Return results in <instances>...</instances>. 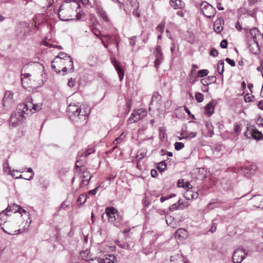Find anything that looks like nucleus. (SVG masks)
<instances>
[{"mask_svg": "<svg viewBox=\"0 0 263 263\" xmlns=\"http://www.w3.org/2000/svg\"><path fill=\"white\" fill-rule=\"evenodd\" d=\"M89 113L90 109L85 108L84 105L79 106L71 103L67 108V114L69 118L78 126H83L86 123L87 117Z\"/></svg>", "mask_w": 263, "mask_h": 263, "instance_id": "f257e3e1", "label": "nucleus"}, {"mask_svg": "<svg viewBox=\"0 0 263 263\" xmlns=\"http://www.w3.org/2000/svg\"><path fill=\"white\" fill-rule=\"evenodd\" d=\"M79 7V3L75 1H65L62 4L59 10L58 14L60 20L63 21L72 20V14L76 9Z\"/></svg>", "mask_w": 263, "mask_h": 263, "instance_id": "f03ea898", "label": "nucleus"}, {"mask_svg": "<svg viewBox=\"0 0 263 263\" xmlns=\"http://www.w3.org/2000/svg\"><path fill=\"white\" fill-rule=\"evenodd\" d=\"M28 101L26 103L19 104L18 109L23 111V112H29L31 115L32 112L39 111L42 108V104L33 103V99L31 98H27Z\"/></svg>", "mask_w": 263, "mask_h": 263, "instance_id": "7ed1b4c3", "label": "nucleus"}, {"mask_svg": "<svg viewBox=\"0 0 263 263\" xmlns=\"http://www.w3.org/2000/svg\"><path fill=\"white\" fill-rule=\"evenodd\" d=\"M66 61L69 64L70 68L68 70L69 71H73L74 65L72 59L70 56L68 55L67 53L61 52L59 53L55 58L53 61V63L65 64Z\"/></svg>", "mask_w": 263, "mask_h": 263, "instance_id": "20e7f679", "label": "nucleus"}, {"mask_svg": "<svg viewBox=\"0 0 263 263\" xmlns=\"http://www.w3.org/2000/svg\"><path fill=\"white\" fill-rule=\"evenodd\" d=\"M29 114V112H23V111L18 110L17 106L16 111L13 112L10 117V125L14 127L17 126L25 117V115H28Z\"/></svg>", "mask_w": 263, "mask_h": 263, "instance_id": "39448f33", "label": "nucleus"}, {"mask_svg": "<svg viewBox=\"0 0 263 263\" xmlns=\"http://www.w3.org/2000/svg\"><path fill=\"white\" fill-rule=\"evenodd\" d=\"M147 115V111L145 109L134 110L127 120L128 124L135 123L142 119Z\"/></svg>", "mask_w": 263, "mask_h": 263, "instance_id": "423d86ee", "label": "nucleus"}, {"mask_svg": "<svg viewBox=\"0 0 263 263\" xmlns=\"http://www.w3.org/2000/svg\"><path fill=\"white\" fill-rule=\"evenodd\" d=\"M5 211H3L0 212V226H1L2 229L7 234L9 235H14L17 231H13L8 229L10 223L7 221V215L5 213Z\"/></svg>", "mask_w": 263, "mask_h": 263, "instance_id": "0eeeda50", "label": "nucleus"}, {"mask_svg": "<svg viewBox=\"0 0 263 263\" xmlns=\"http://www.w3.org/2000/svg\"><path fill=\"white\" fill-rule=\"evenodd\" d=\"M248 255V253L242 248H237L233 253L232 259L233 263H241Z\"/></svg>", "mask_w": 263, "mask_h": 263, "instance_id": "6e6552de", "label": "nucleus"}, {"mask_svg": "<svg viewBox=\"0 0 263 263\" xmlns=\"http://www.w3.org/2000/svg\"><path fill=\"white\" fill-rule=\"evenodd\" d=\"M105 213L108 217V221L110 222L113 223L119 218L118 212L114 207L106 208Z\"/></svg>", "mask_w": 263, "mask_h": 263, "instance_id": "1a4fd4ad", "label": "nucleus"}, {"mask_svg": "<svg viewBox=\"0 0 263 263\" xmlns=\"http://www.w3.org/2000/svg\"><path fill=\"white\" fill-rule=\"evenodd\" d=\"M216 101L212 100L211 102L208 103L204 107L205 114L208 116H211L214 111L215 106L216 105Z\"/></svg>", "mask_w": 263, "mask_h": 263, "instance_id": "9d476101", "label": "nucleus"}, {"mask_svg": "<svg viewBox=\"0 0 263 263\" xmlns=\"http://www.w3.org/2000/svg\"><path fill=\"white\" fill-rule=\"evenodd\" d=\"M91 178V176L90 175V173L88 171H84L81 176V178L82 180L80 183V186L82 187L83 186L87 185L89 182Z\"/></svg>", "mask_w": 263, "mask_h": 263, "instance_id": "9b49d317", "label": "nucleus"}, {"mask_svg": "<svg viewBox=\"0 0 263 263\" xmlns=\"http://www.w3.org/2000/svg\"><path fill=\"white\" fill-rule=\"evenodd\" d=\"M171 263H187L181 254H175L171 256Z\"/></svg>", "mask_w": 263, "mask_h": 263, "instance_id": "f8f14e48", "label": "nucleus"}, {"mask_svg": "<svg viewBox=\"0 0 263 263\" xmlns=\"http://www.w3.org/2000/svg\"><path fill=\"white\" fill-rule=\"evenodd\" d=\"M114 66L119 75L120 81H122L123 80V79L124 78V70L120 66V63L115 60L114 61Z\"/></svg>", "mask_w": 263, "mask_h": 263, "instance_id": "ddd939ff", "label": "nucleus"}, {"mask_svg": "<svg viewBox=\"0 0 263 263\" xmlns=\"http://www.w3.org/2000/svg\"><path fill=\"white\" fill-rule=\"evenodd\" d=\"M257 169V166L255 164H251L245 168L244 173L247 177H250L252 175H253Z\"/></svg>", "mask_w": 263, "mask_h": 263, "instance_id": "4468645a", "label": "nucleus"}, {"mask_svg": "<svg viewBox=\"0 0 263 263\" xmlns=\"http://www.w3.org/2000/svg\"><path fill=\"white\" fill-rule=\"evenodd\" d=\"M249 48L253 54H257L260 52V48L257 41H253L249 45Z\"/></svg>", "mask_w": 263, "mask_h": 263, "instance_id": "2eb2a0df", "label": "nucleus"}, {"mask_svg": "<svg viewBox=\"0 0 263 263\" xmlns=\"http://www.w3.org/2000/svg\"><path fill=\"white\" fill-rule=\"evenodd\" d=\"M191 189H189L184 194V197L187 200L196 199L199 195L197 192H193Z\"/></svg>", "mask_w": 263, "mask_h": 263, "instance_id": "dca6fc26", "label": "nucleus"}, {"mask_svg": "<svg viewBox=\"0 0 263 263\" xmlns=\"http://www.w3.org/2000/svg\"><path fill=\"white\" fill-rule=\"evenodd\" d=\"M216 77L215 76H209L207 78L202 79L200 81L201 83L204 86H208L210 84L215 83Z\"/></svg>", "mask_w": 263, "mask_h": 263, "instance_id": "f3484780", "label": "nucleus"}, {"mask_svg": "<svg viewBox=\"0 0 263 263\" xmlns=\"http://www.w3.org/2000/svg\"><path fill=\"white\" fill-rule=\"evenodd\" d=\"M97 13L104 21H109V18L107 17L106 12L104 10L103 8L101 6H98L97 7Z\"/></svg>", "mask_w": 263, "mask_h": 263, "instance_id": "a211bd4d", "label": "nucleus"}, {"mask_svg": "<svg viewBox=\"0 0 263 263\" xmlns=\"http://www.w3.org/2000/svg\"><path fill=\"white\" fill-rule=\"evenodd\" d=\"M203 14L208 18H211L216 14L215 9L211 5L209 8L204 11Z\"/></svg>", "mask_w": 263, "mask_h": 263, "instance_id": "6ab92c4d", "label": "nucleus"}, {"mask_svg": "<svg viewBox=\"0 0 263 263\" xmlns=\"http://www.w3.org/2000/svg\"><path fill=\"white\" fill-rule=\"evenodd\" d=\"M187 232L184 229H178L175 233L176 238H185L186 236Z\"/></svg>", "mask_w": 263, "mask_h": 263, "instance_id": "aec40b11", "label": "nucleus"}, {"mask_svg": "<svg viewBox=\"0 0 263 263\" xmlns=\"http://www.w3.org/2000/svg\"><path fill=\"white\" fill-rule=\"evenodd\" d=\"M170 3L171 6L175 9L183 7V4L181 0H170Z\"/></svg>", "mask_w": 263, "mask_h": 263, "instance_id": "412c9836", "label": "nucleus"}, {"mask_svg": "<svg viewBox=\"0 0 263 263\" xmlns=\"http://www.w3.org/2000/svg\"><path fill=\"white\" fill-rule=\"evenodd\" d=\"M4 170H5L6 172L7 171V170H6L7 168H8L9 169V173H8V174L11 175L14 178H15V177H17L16 176V174H15V172L22 173V172H24V170H22V171H18V170H11V168L9 167L8 163H7V162L5 163L4 164Z\"/></svg>", "mask_w": 263, "mask_h": 263, "instance_id": "4be33fe9", "label": "nucleus"}, {"mask_svg": "<svg viewBox=\"0 0 263 263\" xmlns=\"http://www.w3.org/2000/svg\"><path fill=\"white\" fill-rule=\"evenodd\" d=\"M250 33L252 37L253 41H257V36L261 35L259 30L256 27H254L250 30Z\"/></svg>", "mask_w": 263, "mask_h": 263, "instance_id": "5701e85b", "label": "nucleus"}, {"mask_svg": "<svg viewBox=\"0 0 263 263\" xmlns=\"http://www.w3.org/2000/svg\"><path fill=\"white\" fill-rule=\"evenodd\" d=\"M20 205L16 204H13L12 205H9L5 211L7 212H12L13 213H16L19 210Z\"/></svg>", "mask_w": 263, "mask_h": 263, "instance_id": "b1692460", "label": "nucleus"}, {"mask_svg": "<svg viewBox=\"0 0 263 263\" xmlns=\"http://www.w3.org/2000/svg\"><path fill=\"white\" fill-rule=\"evenodd\" d=\"M253 126L248 127L247 131L244 133V136L248 139L253 138Z\"/></svg>", "mask_w": 263, "mask_h": 263, "instance_id": "393cba45", "label": "nucleus"}, {"mask_svg": "<svg viewBox=\"0 0 263 263\" xmlns=\"http://www.w3.org/2000/svg\"><path fill=\"white\" fill-rule=\"evenodd\" d=\"M253 139H255L256 140H261L263 138V135L261 132L258 131L254 126H253Z\"/></svg>", "mask_w": 263, "mask_h": 263, "instance_id": "a878e982", "label": "nucleus"}, {"mask_svg": "<svg viewBox=\"0 0 263 263\" xmlns=\"http://www.w3.org/2000/svg\"><path fill=\"white\" fill-rule=\"evenodd\" d=\"M177 186L179 187H181L183 188L187 187L189 189H192V186L189 182H184L183 180H179L177 182Z\"/></svg>", "mask_w": 263, "mask_h": 263, "instance_id": "bb28decb", "label": "nucleus"}, {"mask_svg": "<svg viewBox=\"0 0 263 263\" xmlns=\"http://www.w3.org/2000/svg\"><path fill=\"white\" fill-rule=\"evenodd\" d=\"M222 22L223 23V20L222 18H219L215 22V26L219 25L215 28V31L218 33H220L222 30V27L220 26Z\"/></svg>", "mask_w": 263, "mask_h": 263, "instance_id": "cd10ccee", "label": "nucleus"}, {"mask_svg": "<svg viewBox=\"0 0 263 263\" xmlns=\"http://www.w3.org/2000/svg\"><path fill=\"white\" fill-rule=\"evenodd\" d=\"M114 258L115 256L113 255H108L105 258L101 259V263H114Z\"/></svg>", "mask_w": 263, "mask_h": 263, "instance_id": "c85d7f7f", "label": "nucleus"}, {"mask_svg": "<svg viewBox=\"0 0 263 263\" xmlns=\"http://www.w3.org/2000/svg\"><path fill=\"white\" fill-rule=\"evenodd\" d=\"M161 98V96L159 95L158 92H155L152 98L150 104H152L155 101H156L157 102L160 101Z\"/></svg>", "mask_w": 263, "mask_h": 263, "instance_id": "c756f323", "label": "nucleus"}, {"mask_svg": "<svg viewBox=\"0 0 263 263\" xmlns=\"http://www.w3.org/2000/svg\"><path fill=\"white\" fill-rule=\"evenodd\" d=\"M154 54L156 58H163L161 51V48L160 46H157L154 51Z\"/></svg>", "mask_w": 263, "mask_h": 263, "instance_id": "7c9ffc66", "label": "nucleus"}, {"mask_svg": "<svg viewBox=\"0 0 263 263\" xmlns=\"http://www.w3.org/2000/svg\"><path fill=\"white\" fill-rule=\"evenodd\" d=\"M13 93L11 91H6L4 97V101L11 100L13 99Z\"/></svg>", "mask_w": 263, "mask_h": 263, "instance_id": "2f4dec72", "label": "nucleus"}, {"mask_svg": "<svg viewBox=\"0 0 263 263\" xmlns=\"http://www.w3.org/2000/svg\"><path fill=\"white\" fill-rule=\"evenodd\" d=\"M165 220L168 226H170L171 227H174L173 223L174 220V218H172V217L171 216L167 215L165 216Z\"/></svg>", "mask_w": 263, "mask_h": 263, "instance_id": "473e14b6", "label": "nucleus"}, {"mask_svg": "<svg viewBox=\"0 0 263 263\" xmlns=\"http://www.w3.org/2000/svg\"><path fill=\"white\" fill-rule=\"evenodd\" d=\"M75 10L77 12V15H76L77 20H80L84 17L85 14L81 10V8H80V6H79V8L76 9Z\"/></svg>", "mask_w": 263, "mask_h": 263, "instance_id": "72a5a7b5", "label": "nucleus"}, {"mask_svg": "<svg viewBox=\"0 0 263 263\" xmlns=\"http://www.w3.org/2000/svg\"><path fill=\"white\" fill-rule=\"evenodd\" d=\"M166 168V164L164 161H162L158 164L157 169L160 172H163Z\"/></svg>", "mask_w": 263, "mask_h": 263, "instance_id": "f704fd0d", "label": "nucleus"}, {"mask_svg": "<svg viewBox=\"0 0 263 263\" xmlns=\"http://www.w3.org/2000/svg\"><path fill=\"white\" fill-rule=\"evenodd\" d=\"M86 195L84 194L80 195L78 199V202L80 203V205L84 204L86 201Z\"/></svg>", "mask_w": 263, "mask_h": 263, "instance_id": "c9c22d12", "label": "nucleus"}, {"mask_svg": "<svg viewBox=\"0 0 263 263\" xmlns=\"http://www.w3.org/2000/svg\"><path fill=\"white\" fill-rule=\"evenodd\" d=\"M65 64H60V65H63L64 67L62 68V71L65 73L66 72H72V71H69L68 70L70 68L69 64L66 61H65Z\"/></svg>", "mask_w": 263, "mask_h": 263, "instance_id": "e433bc0d", "label": "nucleus"}, {"mask_svg": "<svg viewBox=\"0 0 263 263\" xmlns=\"http://www.w3.org/2000/svg\"><path fill=\"white\" fill-rule=\"evenodd\" d=\"M183 208L184 206H181L179 205H178L177 203H175L169 208V210L171 211H174L179 209H183Z\"/></svg>", "mask_w": 263, "mask_h": 263, "instance_id": "4c0bfd02", "label": "nucleus"}, {"mask_svg": "<svg viewBox=\"0 0 263 263\" xmlns=\"http://www.w3.org/2000/svg\"><path fill=\"white\" fill-rule=\"evenodd\" d=\"M211 6V5H210L206 2H202L200 5V8L202 11V13H203L205 10L209 8V6Z\"/></svg>", "mask_w": 263, "mask_h": 263, "instance_id": "58836bf2", "label": "nucleus"}, {"mask_svg": "<svg viewBox=\"0 0 263 263\" xmlns=\"http://www.w3.org/2000/svg\"><path fill=\"white\" fill-rule=\"evenodd\" d=\"M224 63L223 60L219 61L218 63L217 69H219V67H220V66H221V68H222L221 70H219L218 69V73L220 74H222L224 71Z\"/></svg>", "mask_w": 263, "mask_h": 263, "instance_id": "ea45409f", "label": "nucleus"}, {"mask_svg": "<svg viewBox=\"0 0 263 263\" xmlns=\"http://www.w3.org/2000/svg\"><path fill=\"white\" fill-rule=\"evenodd\" d=\"M209 73V71L207 69H201L198 71V75L200 77H203L207 76Z\"/></svg>", "mask_w": 263, "mask_h": 263, "instance_id": "a19ab883", "label": "nucleus"}, {"mask_svg": "<svg viewBox=\"0 0 263 263\" xmlns=\"http://www.w3.org/2000/svg\"><path fill=\"white\" fill-rule=\"evenodd\" d=\"M195 99L198 102H201L203 100V95L200 92H197L195 94Z\"/></svg>", "mask_w": 263, "mask_h": 263, "instance_id": "79ce46f5", "label": "nucleus"}, {"mask_svg": "<svg viewBox=\"0 0 263 263\" xmlns=\"http://www.w3.org/2000/svg\"><path fill=\"white\" fill-rule=\"evenodd\" d=\"M22 76H23V77H22L21 78V81H22V85L23 86V87L24 88H27V86L25 85V81H24V79H26L27 78H28L29 77L31 76L30 74L29 73H25V74H23L22 73L21 74Z\"/></svg>", "mask_w": 263, "mask_h": 263, "instance_id": "37998d69", "label": "nucleus"}, {"mask_svg": "<svg viewBox=\"0 0 263 263\" xmlns=\"http://www.w3.org/2000/svg\"><path fill=\"white\" fill-rule=\"evenodd\" d=\"M165 27V23L161 22L159 25L157 26L156 30L162 34L163 32L164 28Z\"/></svg>", "mask_w": 263, "mask_h": 263, "instance_id": "c03bdc74", "label": "nucleus"}, {"mask_svg": "<svg viewBox=\"0 0 263 263\" xmlns=\"http://www.w3.org/2000/svg\"><path fill=\"white\" fill-rule=\"evenodd\" d=\"M174 146H175V148L176 151H179L184 147V145L182 142H177L175 143Z\"/></svg>", "mask_w": 263, "mask_h": 263, "instance_id": "a18cd8bd", "label": "nucleus"}, {"mask_svg": "<svg viewBox=\"0 0 263 263\" xmlns=\"http://www.w3.org/2000/svg\"><path fill=\"white\" fill-rule=\"evenodd\" d=\"M163 58H156L155 60V67L158 69L160 65L162 63V61L163 60Z\"/></svg>", "mask_w": 263, "mask_h": 263, "instance_id": "49530a36", "label": "nucleus"}, {"mask_svg": "<svg viewBox=\"0 0 263 263\" xmlns=\"http://www.w3.org/2000/svg\"><path fill=\"white\" fill-rule=\"evenodd\" d=\"M129 3L131 6L134 8H136V9H138L139 8V3L136 0H130Z\"/></svg>", "mask_w": 263, "mask_h": 263, "instance_id": "de8ad7c7", "label": "nucleus"}, {"mask_svg": "<svg viewBox=\"0 0 263 263\" xmlns=\"http://www.w3.org/2000/svg\"><path fill=\"white\" fill-rule=\"evenodd\" d=\"M206 126L207 128H208L209 132H210L209 136L210 137H212L213 135H214L213 126L210 123H206Z\"/></svg>", "mask_w": 263, "mask_h": 263, "instance_id": "09e8293b", "label": "nucleus"}, {"mask_svg": "<svg viewBox=\"0 0 263 263\" xmlns=\"http://www.w3.org/2000/svg\"><path fill=\"white\" fill-rule=\"evenodd\" d=\"M253 98H254V96L253 95H250L249 93H247L245 96L244 99L245 102H250L253 101Z\"/></svg>", "mask_w": 263, "mask_h": 263, "instance_id": "8fccbe9b", "label": "nucleus"}, {"mask_svg": "<svg viewBox=\"0 0 263 263\" xmlns=\"http://www.w3.org/2000/svg\"><path fill=\"white\" fill-rule=\"evenodd\" d=\"M215 221L216 220H212V225L210 230V231L212 233L215 232L217 229V223L215 222Z\"/></svg>", "mask_w": 263, "mask_h": 263, "instance_id": "3c124183", "label": "nucleus"}, {"mask_svg": "<svg viewBox=\"0 0 263 263\" xmlns=\"http://www.w3.org/2000/svg\"><path fill=\"white\" fill-rule=\"evenodd\" d=\"M262 199H263V198L261 197V196L260 195L254 196V200H257V201H259V203H256V204H260L263 205Z\"/></svg>", "mask_w": 263, "mask_h": 263, "instance_id": "603ef678", "label": "nucleus"}, {"mask_svg": "<svg viewBox=\"0 0 263 263\" xmlns=\"http://www.w3.org/2000/svg\"><path fill=\"white\" fill-rule=\"evenodd\" d=\"M94 152V149L93 148H88L86 151V155H84L83 153H82L81 154V157H87L89 155H90L91 153H92Z\"/></svg>", "mask_w": 263, "mask_h": 263, "instance_id": "864d4df0", "label": "nucleus"}, {"mask_svg": "<svg viewBox=\"0 0 263 263\" xmlns=\"http://www.w3.org/2000/svg\"><path fill=\"white\" fill-rule=\"evenodd\" d=\"M88 263H101V258L95 257L88 260Z\"/></svg>", "mask_w": 263, "mask_h": 263, "instance_id": "5fc2aeb1", "label": "nucleus"}, {"mask_svg": "<svg viewBox=\"0 0 263 263\" xmlns=\"http://www.w3.org/2000/svg\"><path fill=\"white\" fill-rule=\"evenodd\" d=\"M59 65H60L59 63H53V61H52L51 67L57 73H60L61 72L60 70H59V69L57 70V66L59 67V68H60V66H59Z\"/></svg>", "mask_w": 263, "mask_h": 263, "instance_id": "6e6d98bb", "label": "nucleus"}, {"mask_svg": "<svg viewBox=\"0 0 263 263\" xmlns=\"http://www.w3.org/2000/svg\"><path fill=\"white\" fill-rule=\"evenodd\" d=\"M240 132V126L238 123H236L234 124V133L236 134H238Z\"/></svg>", "mask_w": 263, "mask_h": 263, "instance_id": "4d7b16f0", "label": "nucleus"}, {"mask_svg": "<svg viewBox=\"0 0 263 263\" xmlns=\"http://www.w3.org/2000/svg\"><path fill=\"white\" fill-rule=\"evenodd\" d=\"M123 134H121L120 136L116 138L113 142L114 144L118 145L123 141V138L122 137Z\"/></svg>", "mask_w": 263, "mask_h": 263, "instance_id": "13d9d810", "label": "nucleus"}, {"mask_svg": "<svg viewBox=\"0 0 263 263\" xmlns=\"http://www.w3.org/2000/svg\"><path fill=\"white\" fill-rule=\"evenodd\" d=\"M68 85L69 87L72 88L75 85V79L71 78L68 82Z\"/></svg>", "mask_w": 263, "mask_h": 263, "instance_id": "bf43d9fd", "label": "nucleus"}, {"mask_svg": "<svg viewBox=\"0 0 263 263\" xmlns=\"http://www.w3.org/2000/svg\"><path fill=\"white\" fill-rule=\"evenodd\" d=\"M27 172L28 173H31V175L29 178L26 179V180H30L32 179L33 178L34 174L32 169L31 167H29V168H27Z\"/></svg>", "mask_w": 263, "mask_h": 263, "instance_id": "052dcab7", "label": "nucleus"}, {"mask_svg": "<svg viewBox=\"0 0 263 263\" xmlns=\"http://www.w3.org/2000/svg\"><path fill=\"white\" fill-rule=\"evenodd\" d=\"M226 61L229 63L231 66L234 67L235 66V62L234 60L230 59L229 58L226 59Z\"/></svg>", "mask_w": 263, "mask_h": 263, "instance_id": "680f3d73", "label": "nucleus"}, {"mask_svg": "<svg viewBox=\"0 0 263 263\" xmlns=\"http://www.w3.org/2000/svg\"><path fill=\"white\" fill-rule=\"evenodd\" d=\"M220 47L222 48H227L228 46V42L226 40H223L220 43Z\"/></svg>", "mask_w": 263, "mask_h": 263, "instance_id": "e2e57ef3", "label": "nucleus"}, {"mask_svg": "<svg viewBox=\"0 0 263 263\" xmlns=\"http://www.w3.org/2000/svg\"><path fill=\"white\" fill-rule=\"evenodd\" d=\"M137 37L136 36H132L130 39L129 44L131 46H134L136 42Z\"/></svg>", "mask_w": 263, "mask_h": 263, "instance_id": "0e129e2a", "label": "nucleus"}, {"mask_svg": "<svg viewBox=\"0 0 263 263\" xmlns=\"http://www.w3.org/2000/svg\"><path fill=\"white\" fill-rule=\"evenodd\" d=\"M218 51L215 49V48H213L211 52H210V55L214 57H216L218 55Z\"/></svg>", "mask_w": 263, "mask_h": 263, "instance_id": "69168bd1", "label": "nucleus"}, {"mask_svg": "<svg viewBox=\"0 0 263 263\" xmlns=\"http://www.w3.org/2000/svg\"><path fill=\"white\" fill-rule=\"evenodd\" d=\"M98 187H95L94 189L90 190L88 192V195H95L97 192V191L98 190Z\"/></svg>", "mask_w": 263, "mask_h": 263, "instance_id": "338daca9", "label": "nucleus"}, {"mask_svg": "<svg viewBox=\"0 0 263 263\" xmlns=\"http://www.w3.org/2000/svg\"><path fill=\"white\" fill-rule=\"evenodd\" d=\"M66 201H64L62 203L61 205L59 207L58 211H60L61 209H64L67 206V205L66 204Z\"/></svg>", "mask_w": 263, "mask_h": 263, "instance_id": "774afa93", "label": "nucleus"}]
</instances>
